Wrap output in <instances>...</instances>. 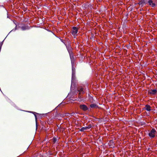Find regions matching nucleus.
<instances>
[{
    "mask_svg": "<svg viewBox=\"0 0 157 157\" xmlns=\"http://www.w3.org/2000/svg\"><path fill=\"white\" fill-rule=\"evenodd\" d=\"M80 108L84 111H86L88 109L87 106L84 105H80Z\"/></svg>",
    "mask_w": 157,
    "mask_h": 157,
    "instance_id": "obj_4",
    "label": "nucleus"
},
{
    "mask_svg": "<svg viewBox=\"0 0 157 157\" xmlns=\"http://www.w3.org/2000/svg\"><path fill=\"white\" fill-rule=\"evenodd\" d=\"M78 90L79 92V94H83L84 91H83V88L82 87H80L78 88Z\"/></svg>",
    "mask_w": 157,
    "mask_h": 157,
    "instance_id": "obj_6",
    "label": "nucleus"
},
{
    "mask_svg": "<svg viewBox=\"0 0 157 157\" xmlns=\"http://www.w3.org/2000/svg\"><path fill=\"white\" fill-rule=\"evenodd\" d=\"M148 3L152 7H153L155 6V3L153 2L152 0H150L148 1Z\"/></svg>",
    "mask_w": 157,
    "mask_h": 157,
    "instance_id": "obj_7",
    "label": "nucleus"
},
{
    "mask_svg": "<svg viewBox=\"0 0 157 157\" xmlns=\"http://www.w3.org/2000/svg\"><path fill=\"white\" fill-rule=\"evenodd\" d=\"M92 127V126L91 124L89 125L88 126H86L85 127H82L80 129V131L82 132L84 131L85 130H87L90 128Z\"/></svg>",
    "mask_w": 157,
    "mask_h": 157,
    "instance_id": "obj_3",
    "label": "nucleus"
},
{
    "mask_svg": "<svg viewBox=\"0 0 157 157\" xmlns=\"http://www.w3.org/2000/svg\"><path fill=\"white\" fill-rule=\"evenodd\" d=\"M78 32V29L76 27H73L72 28V30L71 33L73 35L75 36Z\"/></svg>",
    "mask_w": 157,
    "mask_h": 157,
    "instance_id": "obj_2",
    "label": "nucleus"
},
{
    "mask_svg": "<svg viewBox=\"0 0 157 157\" xmlns=\"http://www.w3.org/2000/svg\"><path fill=\"white\" fill-rule=\"evenodd\" d=\"M146 109L147 111H150L151 110V107L149 105H146L145 106Z\"/></svg>",
    "mask_w": 157,
    "mask_h": 157,
    "instance_id": "obj_8",
    "label": "nucleus"
},
{
    "mask_svg": "<svg viewBox=\"0 0 157 157\" xmlns=\"http://www.w3.org/2000/svg\"><path fill=\"white\" fill-rule=\"evenodd\" d=\"M156 133V131L155 129H152L149 133V135L151 137L153 138L155 137Z\"/></svg>",
    "mask_w": 157,
    "mask_h": 157,
    "instance_id": "obj_1",
    "label": "nucleus"
},
{
    "mask_svg": "<svg viewBox=\"0 0 157 157\" xmlns=\"http://www.w3.org/2000/svg\"><path fill=\"white\" fill-rule=\"evenodd\" d=\"M53 141L55 143L57 141V139L56 138H53Z\"/></svg>",
    "mask_w": 157,
    "mask_h": 157,
    "instance_id": "obj_10",
    "label": "nucleus"
},
{
    "mask_svg": "<svg viewBox=\"0 0 157 157\" xmlns=\"http://www.w3.org/2000/svg\"><path fill=\"white\" fill-rule=\"evenodd\" d=\"M156 92L157 91L155 89L150 90L148 91L149 94L152 95L155 94L156 93Z\"/></svg>",
    "mask_w": 157,
    "mask_h": 157,
    "instance_id": "obj_5",
    "label": "nucleus"
},
{
    "mask_svg": "<svg viewBox=\"0 0 157 157\" xmlns=\"http://www.w3.org/2000/svg\"><path fill=\"white\" fill-rule=\"evenodd\" d=\"M96 105L95 104H91L90 105V107L92 108H95Z\"/></svg>",
    "mask_w": 157,
    "mask_h": 157,
    "instance_id": "obj_9",
    "label": "nucleus"
}]
</instances>
